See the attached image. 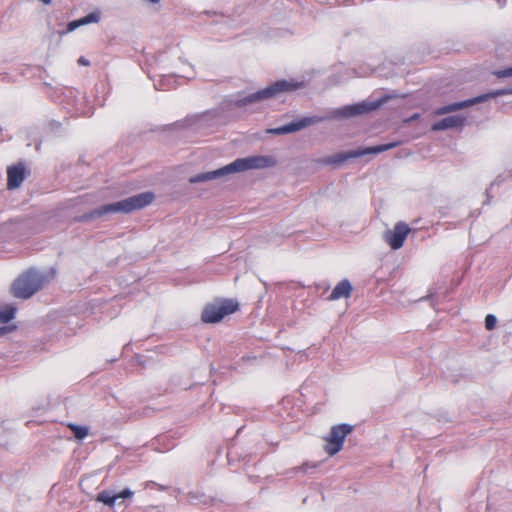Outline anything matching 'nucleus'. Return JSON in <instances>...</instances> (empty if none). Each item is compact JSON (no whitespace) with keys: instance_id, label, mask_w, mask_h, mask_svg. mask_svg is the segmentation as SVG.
Wrapping results in <instances>:
<instances>
[{"instance_id":"nucleus-1","label":"nucleus","mask_w":512,"mask_h":512,"mask_svg":"<svg viewBox=\"0 0 512 512\" xmlns=\"http://www.w3.org/2000/svg\"><path fill=\"white\" fill-rule=\"evenodd\" d=\"M275 163V159L271 156H251L247 158H239L234 162L215 171L195 175L191 177L189 181L190 183L204 182L230 173L271 167L274 166Z\"/></svg>"},{"instance_id":"nucleus-2","label":"nucleus","mask_w":512,"mask_h":512,"mask_svg":"<svg viewBox=\"0 0 512 512\" xmlns=\"http://www.w3.org/2000/svg\"><path fill=\"white\" fill-rule=\"evenodd\" d=\"M153 200L154 194L152 192L140 193L116 203L105 204L90 211L88 214L83 216V218L88 220L100 218L109 213H130L148 206L153 202Z\"/></svg>"},{"instance_id":"nucleus-3","label":"nucleus","mask_w":512,"mask_h":512,"mask_svg":"<svg viewBox=\"0 0 512 512\" xmlns=\"http://www.w3.org/2000/svg\"><path fill=\"white\" fill-rule=\"evenodd\" d=\"M238 310L239 303L236 300L228 298L216 299L204 307L201 313V320L204 323L215 324Z\"/></svg>"},{"instance_id":"nucleus-4","label":"nucleus","mask_w":512,"mask_h":512,"mask_svg":"<svg viewBox=\"0 0 512 512\" xmlns=\"http://www.w3.org/2000/svg\"><path fill=\"white\" fill-rule=\"evenodd\" d=\"M301 86L300 83L288 81V80H278L271 85L250 94L247 97H244L238 101L239 105H247L250 103H255L258 101L270 99L277 97L280 94L286 92H292L297 90Z\"/></svg>"},{"instance_id":"nucleus-5","label":"nucleus","mask_w":512,"mask_h":512,"mask_svg":"<svg viewBox=\"0 0 512 512\" xmlns=\"http://www.w3.org/2000/svg\"><path fill=\"white\" fill-rule=\"evenodd\" d=\"M398 145H399L398 142H392V143H388V144H382V145L367 147V148L358 149V150H351L348 152H340V153H337L332 156L319 158V159L315 160V162L320 165L340 166L348 159L358 158V157H361V156H364L367 154L381 153V152L387 151L389 149L395 148Z\"/></svg>"},{"instance_id":"nucleus-6","label":"nucleus","mask_w":512,"mask_h":512,"mask_svg":"<svg viewBox=\"0 0 512 512\" xmlns=\"http://www.w3.org/2000/svg\"><path fill=\"white\" fill-rule=\"evenodd\" d=\"M353 430L354 426L347 423L333 425L329 433L324 437V451L329 456L336 455L342 450L345 438L352 433Z\"/></svg>"},{"instance_id":"nucleus-7","label":"nucleus","mask_w":512,"mask_h":512,"mask_svg":"<svg viewBox=\"0 0 512 512\" xmlns=\"http://www.w3.org/2000/svg\"><path fill=\"white\" fill-rule=\"evenodd\" d=\"M43 284L40 275L28 272L15 280L12 286L13 295L17 298L27 299L36 293Z\"/></svg>"},{"instance_id":"nucleus-8","label":"nucleus","mask_w":512,"mask_h":512,"mask_svg":"<svg viewBox=\"0 0 512 512\" xmlns=\"http://www.w3.org/2000/svg\"><path fill=\"white\" fill-rule=\"evenodd\" d=\"M411 228L405 222H397L393 229L387 230L384 235V241L389 245L392 250L400 249L407 236L410 234Z\"/></svg>"},{"instance_id":"nucleus-9","label":"nucleus","mask_w":512,"mask_h":512,"mask_svg":"<svg viewBox=\"0 0 512 512\" xmlns=\"http://www.w3.org/2000/svg\"><path fill=\"white\" fill-rule=\"evenodd\" d=\"M507 94H512V89H501V90L490 92V93L485 94V95H481V96L476 97V98L471 99V100H467V101H464V102L453 103V104H450L448 106H444V107L439 108L437 110V113L438 114L449 113V112L456 111V110H459V109H463V108L468 107L470 105H473V104L485 101L488 98H494V97H498V96H502V95H507Z\"/></svg>"},{"instance_id":"nucleus-10","label":"nucleus","mask_w":512,"mask_h":512,"mask_svg":"<svg viewBox=\"0 0 512 512\" xmlns=\"http://www.w3.org/2000/svg\"><path fill=\"white\" fill-rule=\"evenodd\" d=\"M134 495V492L129 488L123 489L121 492H114L112 490H103L97 495V501L107 505L109 507H113L118 499H131Z\"/></svg>"},{"instance_id":"nucleus-11","label":"nucleus","mask_w":512,"mask_h":512,"mask_svg":"<svg viewBox=\"0 0 512 512\" xmlns=\"http://www.w3.org/2000/svg\"><path fill=\"white\" fill-rule=\"evenodd\" d=\"M26 177V168L18 163L7 168V188L12 190L18 188Z\"/></svg>"},{"instance_id":"nucleus-12","label":"nucleus","mask_w":512,"mask_h":512,"mask_svg":"<svg viewBox=\"0 0 512 512\" xmlns=\"http://www.w3.org/2000/svg\"><path fill=\"white\" fill-rule=\"evenodd\" d=\"M378 105L374 103H358L354 105H349L344 107L341 110V115L344 117H352L356 115H361L367 112H370L377 108Z\"/></svg>"},{"instance_id":"nucleus-13","label":"nucleus","mask_w":512,"mask_h":512,"mask_svg":"<svg viewBox=\"0 0 512 512\" xmlns=\"http://www.w3.org/2000/svg\"><path fill=\"white\" fill-rule=\"evenodd\" d=\"M99 20H100V12L99 11L91 12L88 15H86L80 19L73 20V21L69 22L67 24L66 32H68V33L72 32L75 29H77L78 27L83 26V25H87L90 23H97V22H99Z\"/></svg>"},{"instance_id":"nucleus-14","label":"nucleus","mask_w":512,"mask_h":512,"mask_svg":"<svg viewBox=\"0 0 512 512\" xmlns=\"http://www.w3.org/2000/svg\"><path fill=\"white\" fill-rule=\"evenodd\" d=\"M352 292V286L347 279L341 280L332 290L329 299L338 300L340 298H349Z\"/></svg>"},{"instance_id":"nucleus-15","label":"nucleus","mask_w":512,"mask_h":512,"mask_svg":"<svg viewBox=\"0 0 512 512\" xmlns=\"http://www.w3.org/2000/svg\"><path fill=\"white\" fill-rule=\"evenodd\" d=\"M310 124L309 119H302L298 122H293L278 128L269 129L268 132L276 135L287 134L298 131Z\"/></svg>"},{"instance_id":"nucleus-16","label":"nucleus","mask_w":512,"mask_h":512,"mask_svg":"<svg viewBox=\"0 0 512 512\" xmlns=\"http://www.w3.org/2000/svg\"><path fill=\"white\" fill-rule=\"evenodd\" d=\"M463 125V119L458 116H449L432 125L433 131H441Z\"/></svg>"},{"instance_id":"nucleus-17","label":"nucleus","mask_w":512,"mask_h":512,"mask_svg":"<svg viewBox=\"0 0 512 512\" xmlns=\"http://www.w3.org/2000/svg\"><path fill=\"white\" fill-rule=\"evenodd\" d=\"M66 425L73 432V435L77 440H83L89 434L88 426L77 425L75 423H67Z\"/></svg>"},{"instance_id":"nucleus-18","label":"nucleus","mask_w":512,"mask_h":512,"mask_svg":"<svg viewBox=\"0 0 512 512\" xmlns=\"http://www.w3.org/2000/svg\"><path fill=\"white\" fill-rule=\"evenodd\" d=\"M15 308L13 307H5L0 309V323H8L10 320L14 318Z\"/></svg>"},{"instance_id":"nucleus-19","label":"nucleus","mask_w":512,"mask_h":512,"mask_svg":"<svg viewBox=\"0 0 512 512\" xmlns=\"http://www.w3.org/2000/svg\"><path fill=\"white\" fill-rule=\"evenodd\" d=\"M496 323H497V319L494 315L492 314H488L486 317H485V327L487 330H492L495 328L496 326Z\"/></svg>"},{"instance_id":"nucleus-20","label":"nucleus","mask_w":512,"mask_h":512,"mask_svg":"<svg viewBox=\"0 0 512 512\" xmlns=\"http://www.w3.org/2000/svg\"><path fill=\"white\" fill-rule=\"evenodd\" d=\"M498 78L512 77V66L503 70H498L494 72Z\"/></svg>"},{"instance_id":"nucleus-21","label":"nucleus","mask_w":512,"mask_h":512,"mask_svg":"<svg viewBox=\"0 0 512 512\" xmlns=\"http://www.w3.org/2000/svg\"><path fill=\"white\" fill-rule=\"evenodd\" d=\"M78 63L83 66H88L90 64L89 61L84 57H80L78 59Z\"/></svg>"},{"instance_id":"nucleus-22","label":"nucleus","mask_w":512,"mask_h":512,"mask_svg":"<svg viewBox=\"0 0 512 512\" xmlns=\"http://www.w3.org/2000/svg\"><path fill=\"white\" fill-rule=\"evenodd\" d=\"M143 512H160L157 507H146Z\"/></svg>"},{"instance_id":"nucleus-23","label":"nucleus","mask_w":512,"mask_h":512,"mask_svg":"<svg viewBox=\"0 0 512 512\" xmlns=\"http://www.w3.org/2000/svg\"><path fill=\"white\" fill-rule=\"evenodd\" d=\"M151 3H158L160 0H149Z\"/></svg>"},{"instance_id":"nucleus-24","label":"nucleus","mask_w":512,"mask_h":512,"mask_svg":"<svg viewBox=\"0 0 512 512\" xmlns=\"http://www.w3.org/2000/svg\"><path fill=\"white\" fill-rule=\"evenodd\" d=\"M4 329H0V335L3 333Z\"/></svg>"}]
</instances>
